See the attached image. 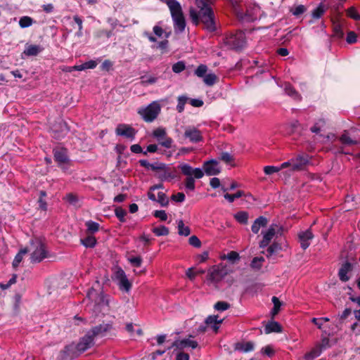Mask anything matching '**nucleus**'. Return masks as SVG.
Wrapping results in <instances>:
<instances>
[{
    "label": "nucleus",
    "instance_id": "obj_1",
    "mask_svg": "<svg viewBox=\"0 0 360 360\" xmlns=\"http://www.w3.org/2000/svg\"><path fill=\"white\" fill-rule=\"evenodd\" d=\"M213 2L195 0L196 8L191 7L189 15L193 24L202 25V28L208 32H214L217 30V20L211 5Z\"/></svg>",
    "mask_w": 360,
    "mask_h": 360
},
{
    "label": "nucleus",
    "instance_id": "obj_2",
    "mask_svg": "<svg viewBox=\"0 0 360 360\" xmlns=\"http://www.w3.org/2000/svg\"><path fill=\"white\" fill-rule=\"evenodd\" d=\"M86 297L91 301L94 313L104 314L109 311L110 296L105 295L102 291L98 292L94 288H91L87 292Z\"/></svg>",
    "mask_w": 360,
    "mask_h": 360
},
{
    "label": "nucleus",
    "instance_id": "obj_3",
    "mask_svg": "<svg viewBox=\"0 0 360 360\" xmlns=\"http://www.w3.org/2000/svg\"><path fill=\"white\" fill-rule=\"evenodd\" d=\"M164 2L170 10L175 32H183L186 27V20L181 4L176 0H164Z\"/></svg>",
    "mask_w": 360,
    "mask_h": 360
},
{
    "label": "nucleus",
    "instance_id": "obj_4",
    "mask_svg": "<svg viewBox=\"0 0 360 360\" xmlns=\"http://www.w3.org/2000/svg\"><path fill=\"white\" fill-rule=\"evenodd\" d=\"M182 174L187 177L185 179V187L187 190L193 191L195 188V178L201 179L204 176V172L200 168H193L190 165L182 163L179 165Z\"/></svg>",
    "mask_w": 360,
    "mask_h": 360
},
{
    "label": "nucleus",
    "instance_id": "obj_5",
    "mask_svg": "<svg viewBox=\"0 0 360 360\" xmlns=\"http://www.w3.org/2000/svg\"><path fill=\"white\" fill-rule=\"evenodd\" d=\"M28 250L32 252L30 260L32 263L41 262L48 257L45 245L38 240H31L30 248Z\"/></svg>",
    "mask_w": 360,
    "mask_h": 360
},
{
    "label": "nucleus",
    "instance_id": "obj_6",
    "mask_svg": "<svg viewBox=\"0 0 360 360\" xmlns=\"http://www.w3.org/2000/svg\"><path fill=\"white\" fill-rule=\"evenodd\" d=\"M161 108L157 101H153L146 108H140L138 113L146 122H151L156 119L160 112Z\"/></svg>",
    "mask_w": 360,
    "mask_h": 360
},
{
    "label": "nucleus",
    "instance_id": "obj_7",
    "mask_svg": "<svg viewBox=\"0 0 360 360\" xmlns=\"http://www.w3.org/2000/svg\"><path fill=\"white\" fill-rule=\"evenodd\" d=\"M114 330L112 322L100 323L93 326L89 330L94 338H102L107 336Z\"/></svg>",
    "mask_w": 360,
    "mask_h": 360
},
{
    "label": "nucleus",
    "instance_id": "obj_8",
    "mask_svg": "<svg viewBox=\"0 0 360 360\" xmlns=\"http://www.w3.org/2000/svg\"><path fill=\"white\" fill-rule=\"evenodd\" d=\"M225 44L231 49H242L245 44V34L240 32L225 38Z\"/></svg>",
    "mask_w": 360,
    "mask_h": 360
},
{
    "label": "nucleus",
    "instance_id": "obj_9",
    "mask_svg": "<svg viewBox=\"0 0 360 360\" xmlns=\"http://www.w3.org/2000/svg\"><path fill=\"white\" fill-rule=\"evenodd\" d=\"M81 353H79L75 344L72 343L64 347L57 356V360H73Z\"/></svg>",
    "mask_w": 360,
    "mask_h": 360
},
{
    "label": "nucleus",
    "instance_id": "obj_10",
    "mask_svg": "<svg viewBox=\"0 0 360 360\" xmlns=\"http://www.w3.org/2000/svg\"><path fill=\"white\" fill-rule=\"evenodd\" d=\"M227 274L226 269L219 266H213L208 270L207 279L212 283H217Z\"/></svg>",
    "mask_w": 360,
    "mask_h": 360
},
{
    "label": "nucleus",
    "instance_id": "obj_11",
    "mask_svg": "<svg viewBox=\"0 0 360 360\" xmlns=\"http://www.w3.org/2000/svg\"><path fill=\"white\" fill-rule=\"evenodd\" d=\"M115 279L117 281V284L121 290L129 292L131 288V283L128 280L125 272L121 268L117 269L115 273Z\"/></svg>",
    "mask_w": 360,
    "mask_h": 360
},
{
    "label": "nucleus",
    "instance_id": "obj_12",
    "mask_svg": "<svg viewBox=\"0 0 360 360\" xmlns=\"http://www.w3.org/2000/svg\"><path fill=\"white\" fill-rule=\"evenodd\" d=\"M94 337L88 330L86 334L82 337L77 344L75 346L77 348L79 353H83L88 349L91 348L94 345Z\"/></svg>",
    "mask_w": 360,
    "mask_h": 360
},
{
    "label": "nucleus",
    "instance_id": "obj_13",
    "mask_svg": "<svg viewBox=\"0 0 360 360\" xmlns=\"http://www.w3.org/2000/svg\"><path fill=\"white\" fill-rule=\"evenodd\" d=\"M202 171L207 176H215L221 172L219 162L214 159L205 161L202 165Z\"/></svg>",
    "mask_w": 360,
    "mask_h": 360
},
{
    "label": "nucleus",
    "instance_id": "obj_14",
    "mask_svg": "<svg viewBox=\"0 0 360 360\" xmlns=\"http://www.w3.org/2000/svg\"><path fill=\"white\" fill-rule=\"evenodd\" d=\"M163 168L157 169L154 171L156 172L155 176L159 179L161 181H170L176 177L174 172L170 171L169 167H167L165 163H162Z\"/></svg>",
    "mask_w": 360,
    "mask_h": 360
},
{
    "label": "nucleus",
    "instance_id": "obj_15",
    "mask_svg": "<svg viewBox=\"0 0 360 360\" xmlns=\"http://www.w3.org/2000/svg\"><path fill=\"white\" fill-rule=\"evenodd\" d=\"M115 133L117 136H124L133 140L136 135V130L129 125L125 124H120L117 125Z\"/></svg>",
    "mask_w": 360,
    "mask_h": 360
},
{
    "label": "nucleus",
    "instance_id": "obj_16",
    "mask_svg": "<svg viewBox=\"0 0 360 360\" xmlns=\"http://www.w3.org/2000/svg\"><path fill=\"white\" fill-rule=\"evenodd\" d=\"M309 158L307 154L298 155L297 157L292 158V171H299L304 169V167L309 164Z\"/></svg>",
    "mask_w": 360,
    "mask_h": 360
},
{
    "label": "nucleus",
    "instance_id": "obj_17",
    "mask_svg": "<svg viewBox=\"0 0 360 360\" xmlns=\"http://www.w3.org/2000/svg\"><path fill=\"white\" fill-rule=\"evenodd\" d=\"M69 131L67 124L64 122H60L58 125L53 126L51 128L52 136L56 139L63 138Z\"/></svg>",
    "mask_w": 360,
    "mask_h": 360
},
{
    "label": "nucleus",
    "instance_id": "obj_18",
    "mask_svg": "<svg viewBox=\"0 0 360 360\" xmlns=\"http://www.w3.org/2000/svg\"><path fill=\"white\" fill-rule=\"evenodd\" d=\"M184 136L193 143H198L202 140L200 130L195 127H188L185 130Z\"/></svg>",
    "mask_w": 360,
    "mask_h": 360
},
{
    "label": "nucleus",
    "instance_id": "obj_19",
    "mask_svg": "<svg viewBox=\"0 0 360 360\" xmlns=\"http://www.w3.org/2000/svg\"><path fill=\"white\" fill-rule=\"evenodd\" d=\"M353 265L349 262H344L338 271V276L341 281L347 282L349 280L350 277L348 274L352 271Z\"/></svg>",
    "mask_w": 360,
    "mask_h": 360
},
{
    "label": "nucleus",
    "instance_id": "obj_20",
    "mask_svg": "<svg viewBox=\"0 0 360 360\" xmlns=\"http://www.w3.org/2000/svg\"><path fill=\"white\" fill-rule=\"evenodd\" d=\"M54 160L59 165L68 163L69 158L65 148H56L53 150Z\"/></svg>",
    "mask_w": 360,
    "mask_h": 360
},
{
    "label": "nucleus",
    "instance_id": "obj_21",
    "mask_svg": "<svg viewBox=\"0 0 360 360\" xmlns=\"http://www.w3.org/2000/svg\"><path fill=\"white\" fill-rule=\"evenodd\" d=\"M301 248L306 250L310 245V240L314 238V235L310 229L302 231L298 234Z\"/></svg>",
    "mask_w": 360,
    "mask_h": 360
},
{
    "label": "nucleus",
    "instance_id": "obj_22",
    "mask_svg": "<svg viewBox=\"0 0 360 360\" xmlns=\"http://www.w3.org/2000/svg\"><path fill=\"white\" fill-rule=\"evenodd\" d=\"M262 233L263 238L259 243V247L262 248H264L269 245L270 241L276 234L275 225H271L268 230L265 232H262Z\"/></svg>",
    "mask_w": 360,
    "mask_h": 360
},
{
    "label": "nucleus",
    "instance_id": "obj_23",
    "mask_svg": "<svg viewBox=\"0 0 360 360\" xmlns=\"http://www.w3.org/2000/svg\"><path fill=\"white\" fill-rule=\"evenodd\" d=\"M176 347L178 349H184L188 347H191L192 349H195L198 347V342L194 340H191L189 339H184L181 340H176L174 341L172 346L168 347V349H170L171 347Z\"/></svg>",
    "mask_w": 360,
    "mask_h": 360
},
{
    "label": "nucleus",
    "instance_id": "obj_24",
    "mask_svg": "<svg viewBox=\"0 0 360 360\" xmlns=\"http://www.w3.org/2000/svg\"><path fill=\"white\" fill-rule=\"evenodd\" d=\"M44 50V48L40 45L36 44H27L22 54L26 56H36Z\"/></svg>",
    "mask_w": 360,
    "mask_h": 360
},
{
    "label": "nucleus",
    "instance_id": "obj_25",
    "mask_svg": "<svg viewBox=\"0 0 360 360\" xmlns=\"http://www.w3.org/2000/svg\"><path fill=\"white\" fill-rule=\"evenodd\" d=\"M284 91L285 93L291 97L295 101H300L302 100V96L300 93L292 86V85L290 83H285L284 84Z\"/></svg>",
    "mask_w": 360,
    "mask_h": 360
},
{
    "label": "nucleus",
    "instance_id": "obj_26",
    "mask_svg": "<svg viewBox=\"0 0 360 360\" xmlns=\"http://www.w3.org/2000/svg\"><path fill=\"white\" fill-rule=\"evenodd\" d=\"M267 224L268 219L266 217L260 216L254 221L251 227V230L254 233H258L259 229L262 227L266 226Z\"/></svg>",
    "mask_w": 360,
    "mask_h": 360
},
{
    "label": "nucleus",
    "instance_id": "obj_27",
    "mask_svg": "<svg viewBox=\"0 0 360 360\" xmlns=\"http://www.w3.org/2000/svg\"><path fill=\"white\" fill-rule=\"evenodd\" d=\"M223 319L218 320V316L213 315L207 316L205 321V323L217 332L219 328V324L221 323Z\"/></svg>",
    "mask_w": 360,
    "mask_h": 360
},
{
    "label": "nucleus",
    "instance_id": "obj_28",
    "mask_svg": "<svg viewBox=\"0 0 360 360\" xmlns=\"http://www.w3.org/2000/svg\"><path fill=\"white\" fill-rule=\"evenodd\" d=\"M282 331V327L278 322L271 321H269L264 328V332L266 334L271 333H281Z\"/></svg>",
    "mask_w": 360,
    "mask_h": 360
},
{
    "label": "nucleus",
    "instance_id": "obj_29",
    "mask_svg": "<svg viewBox=\"0 0 360 360\" xmlns=\"http://www.w3.org/2000/svg\"><path fill=\"white\" fill-rule=\"evenodd\" d=\"M139 164L141 166L148 169H151L153 171H154L155 169H161V168H163V165H162V162H154V163H150L148 160H140L139 161Z\"/></svg>",
    "mask_w": 360,
    "mask_h": 360
},
{
    "label": "nucleus",
    "instance_id": "obj_30",
    "mask_svg": "<svg viewBox=\"0 0 360 360\" xmlns=\"http://www.w3.org/2000/svg\"><path fill=\"white\" fill-rule=\"evenodd\" d=\"M322 353V348L319 346H316L310 352H307L304 355L306 360H313L314 359L319 356Z\"/></svg>",
    "mask_w": 360,
    "mask_h": 360
},
{
    "label": "nucleus",
    "instance_id": "obj_31",
    "mask_svg": "<svg viewBox=\"0 0 360 360\" xmlns=\"http://www.w3.org/2000/svg\"><path fill=\"white\" fill-rule=\"evenodd\" d=\"M340 141L342 144L347 146H352L357 144V141L351 139L346 131L340 137Z\"/></svg>",
    "mask_w": 360,
    "mask_h": 360
},
{
    "label": "nucleus",
    "instance_id": "obj_32",
    "mask_svg": "<svg viewBox=\"0 0 360 360\" xmlns=\"http://www.w3.org/2000/svg\"><path fill=\"white\" fill-rule=\"evenodd\" d=\"M271 301L274 304V307L272 308L271 311V316L274 317L275 316L276 314H278L280 309H281V307L282 305V303L279 300V299L276 297V296H274L271 299Z\"/></svg>",
    "mask_w": 360,
    "mask_h": 360
},
{
    "label": "nucleus",
    "instance_id": "obj_33",
    "mask_svg": "<svg viewBox=\"0 0 360 360\" xmlns=\"http://www.w3.org/2000/svg\"><path fill=\"white\" fill-rule=\"evenodd\" d=\"M28 252H29V250L27 248H23L19 251V252L15 255V257L13 261V263H12L13 266L14 268H16L18 266V265L22 260L23 255L27 254Z\"/></svg>",
    "mask_w": 360,
    "mask_h": 360
},
{
    "label": "nucleus",
    "instance_id": "obj_34",
    "mask_svg": "<svg viewBox=\"0 0 360 360\" xmlns=\"http://www.w3.org/2000/svg\"><path fill=\"white\" fill-rule=\"evenodd\" d=\"M326 10L325 5L323 3L319 4V5L313 10L311 13V15L314 18L319 19L321 18Z\"/></svg>",
    "mask_w": 360,
    "mask_h": 360
},
{
    "label": "nucleus",
    "instance_id": "obj_35",
    "mask_svg": "<svg viewBox=\"0 0 360 360\" xmlns=\"http://www.w3.org/2000/svg\"><path fill=\"white\" fill-rule=\"evenodd\" d=\"M236 349L238 350L243 351L244 352H248L253 350L254 349V343L252 342H247L245 343H238L236 345Z\"/></svg>",
    "mask_w": 360,
    "mask_h": 360
},
{
    "label": "nucleus",
    "instance_id": "obj_36",
    "mask_svg": "<svg viewBox=\"0 0 360 360\" xmlns=\"http://www.w3.org/2000/svg\"><path fill=\"white\" fill-rule=\"evenodd\" d=\"M81 243L86 248H94L96 244V239L93 236H88L81 239Z\"/></svg>",
    "mask_w": 360,
    "mask_h": 360
},
{
    "label": "nucleus",
    "instance_id": "obj_37",
    "mask_svg": "<svg viewBox=\"0 0 360 360\" xmlns=\"http://www.w3.org/2000/svg\"><path fill=\"white\" fill-rule=\"evenodd\" d=\"M191 230L188 226H186L182 220L178 221V233L180 236H188L190 235Z\"/></svg>",
    "mask_w": 360,
    "mask_h": 360
},
{
    "label": "nucleus",
    "instance_id": "obj_38",
    "mask_svg": "<svg viewBox=\"0 0 360 360\" xmlns=\"http://www.w3.org/2000/svg\"><path fill=\"white\" fill-rule=\"evenodd\" d=\"M245 195V193L243 191H238L234 194H229L228 193L224 195V197L226 200H228L229 202L231 203L234 202V200L237 198H241Z\"/></svg>",
    "mask_w": 360,
    "mask_h": 360
},
{
    "label": "nucleus",
    "instance_id": "obj_39",
    "mask_svg": "<svg viewBox=\"0 0 360 360\" xmlns=\"http://www.w3.org/2000/svg\"><path fill=\"white\" fill-rule=\"evenodd\" d=\"M85 225L87 228V231L90 233H94L98 231L100 228V225L98 223L91 220L87 221L85 223Z\"/></svg>",
    "mask_w": 360,
    "mask_h": 360
},
{
    "label": "nucleus",
    "instance_id": "obj_40",
    "mask_svg": "<svg viewBox=\"0 0 360 360\" xmlns=\"http://www.w3.org/2000/svg\"><path fill=\"white\" fill-rule=\"evenodd\" d=\"M152 231L157 236H167L169 233V229L163 225L153 228Z\"/></svg>",
    "mask_w": 360,
    "mask_h": 360
},
{
    "label": "nucleus",
    "instance_id": "obj_41",
    "mask_svg": "<svg viewBox=\"0 0 360 360\" xmlns=\"http://www.w3.org/2000/svg\"><path fill=\"white\" fill-rule=\"evenodd\" d=\"M235 219L240 224H246L248 220V214L246 212L240 211L235 214Z\"/></svg>",
    "mask_w": 360,
    "mask_h": 360
},
{
    "label": "nucleus",
    "instance_id": "obj_42",
    "mask_svg": "<svg viewBox=\"0 0 360 360\" xmlns=\"http://www.w3.org/2000/svg\"><path fill=\"white\" fill-rule=\"evenodd\" d=\"M264 262V258L263 257H255L252 259L250 266L254 269L259 270L261 269Z\"/></svg>",
    "mask_w": 360,
    "mask_h": 360
},
{
    "label": "nucleus",
    "instance_id": "obj_43",
    "mask_svg": "<svg viewBox=\"0 0 360 360\" xmlns=\"http://www.w3.org/2000/svg\"><path fill=\"white\" fill-rule=\"evenodd\" d=\"M217 79V77L216 75L214 73H209L207 75H205V76L203 77V82L207 86L214 85L216 83Z\"/></svg>",
    "mask_w": 360,
    "mask_h": 360
},
{
    "label": "nucleus",
    "instance_id": "obj_44",
    "mask_svg": "<svg viewBox=\"0 0 360 360\" xmlns=\"http://www.w3.org/2000/svg\"><path fill=\"white\" fill-rule=\"evenodd\" d=\"M156 202L160 203L162 207H167L169 205V199L166 194L163 192H159L158 193V198Z\"/></svg>",
    "mask_w": 360,
    "mask_h": 360
},
{
    "label": "nucleus",
    "instance_id": "obj_45",
    "mask_svg": "<svg viewBox=\"0 0 360 360\" xmlns=\"http://www.w3.org/2000/svg\"><path fill=\"white\" fill-rule=\"evenodd\" d=\"M33 19L29 16H23L20 18L19 25L22 28H26L33 24Z\"/></svg>",
    "mask_w": 360,
    "mask_h": 360
},
{
    "label": "nucleus",
    "instance_id": "obj_46",
    "mask_svg": "<svg viewBox=\"0 0 360 360\" xmlns=\"http://www.w3.org/2000/svg\"><path fill=\"white\" fill-rule=\"evenodd\" d=\"M115 214L120 220V222L124 223L126 221L125 216L127 211L120 207H116L115 210Z\"/></svg>",
    "mask_w": 360,
    "mask_h": 360
},
{
    "label": "nucleus",
    "instance_id": "obj_47",
    "mask_svg": "<svg viewBox=\"0 0 360 360\" xmlns=\"http://www.w3.org/2000/svg\"><path fill=\"white\" fill-rule=\"evenodd\" d=\"M188 97L186 96H180L178 97V103L176 105V110L179 112H182L184 110L185 104L188 101Z\"/></svg>",
    "mask_w": 360,
    "mask_h": 360
},
{
    "label": "nucleus",
    "instance_id": "obj_48",
    "mask_svg": "<svg viewBox=\"0 0 360 360\" xmlns=\"http://www.w3.org/2000/svg\"><path fill=\"white\" fill-rule=\"evenodd\" d=\"M153 135L158 141H160L166 136V131L163 128H158L153 131Z\"/></svg>",
    "mask_w": 360,
    "mask_h": 360
},
{
    "label": "nucleus",
    "instance_id": "obj_49",
    "mask_svg": "<svg viewBox=\"0 0 360 360\" xmlns=\"http://www.w3.org/2000/svg\"><path fill=\"white\" fill-rule=\"evenodd\" d=\"M97 63L95 60H91L82 65H79V70L82 71L86 69H94Z\"/></svg>",
    "mask_w": 360,
    "mask_h": 360
},
{
    "label": "nucleus",
    "instance_id": "obj_50",
    "mask_svg": "<svg viewBox=\"0 0 360 360\" xmlns=\"http://www.w3.org/2000/svg\"><path fill=\"white\" fill-rule=\"evenodd\" d=\"M207 71V67L205 65H200L195 70V75L198 77H204Z\"/></svg>",
    "mask_w": 360,
    "mask_h": 360
},
{
    "label": "nucleus",
    "instance_id": "obj_51",
    "mask_svg": "<svg viewBox=\"0 0 360 360\" xmlns=\"http://www.w3.org/2000/svg\"><path fill=\"white\" fill-rule=\"evenodd\" d=\"M347 14L349 18L355 20H360V15L354 7L349 8L347 11Z\"/></svg>",
    "mask_w": 360,
    "mask_h": 360
},
{
    "label": "nucleus",
    "instance_id": "obj_52",
    "mask_svg": "<svg viewBox=\"0 0 360 360\" xmlns=\"http://www.w3.org/2000/svg\"><path fill=\"white\" fill-rule=\"evenodd\" d=\"M307 11L306 7L304 5H299L295 8L290 9V12L295 16H299L303 14Z\"/></svg>",
    "mask_w": 360,
    "mask_h": 360
},
{
    "label": "nucleus",
    "instance_id": "obj_53",
    "mask_svg": "<svg viewBox=\"0 0 360 360\" xmlns=\"http://www.w3.org/2000/svg\"><path fill=\"white\" fill-rule=\"evenodd\" d=\"M229 307H230V304L228 302H224V301L217 302L214 304V309L216 310L220 311H225V310L228 309Z\"/></svg>",
    "mask_w": 360,
    "mask_h": 360
},
{
    "label": "nucleus",
    "instance_id": "obj_54",
    "mask_svg": "<svg viewBox=\"0 0 360 360\" xmlns=\"http://www.w3.org/2000/svg\"><path fill=\"white\" fill-rule=\"evenodd\" d=\"M186 68L185 63L183 61H179L172 65V70L175 73H180Z\"/></svg>",
    "mask_w": 360,
    "mask_h": 360
},
{
    "label": "nucleus",
    "instance_id": "obj_55",
    "mask_svg": "<svg viewBox=\"0 0 360 360\" xmlns=\"http://www.w3.org/2000/svg\"><path fill=\"white\" fill-rule=\"evenodd\" d=\"M224 258L227 259L232 263H235L236 261L239 260L240 257L239 254L237 252L231 251L226 255L224 256Z\"/></svg>",
    "mask_w": 360,
    "mask_h": 360
},
{
    "label": "nucleus",
    "instance_id": "obj_56",
    "mask_svg": "<svg viewBox=\"0 0 360 360\" xmlns=\"http://www.w3.org/2000/svg\"><path fill=\"white\" fill-rule=\"evenodd\" d=\"M157 77H152V76H143L141 77V84L143 86H147L149 84H155L157 82Z\"/></svg>",
    "mask_w": 360,
    "mask_h": 360
},
{
    "label": "nucleus",
    "instance_id": "obj_57",
    "mask_svg": "<svg viewBox=\"0 0 360 360\" xmlns=\"http://www.w3.org/2000/svg\"><path fill=\"white\" fill-rule=\"evenodd\" d=\"M219 160L226 164H229L233 160V157L227 152H223L220 155Z\"/></svg>",
    "mask_w": 360,
    "mask_h": 360
},
{
    "label": "nucleus",
    "instance_id": "obj_58",
    "mask_svg": "<svg viewBox=\"0 0 360 360\" xmlns=\"http://www.w3.org/2000/svg\"><path fill=\"white\" fill-rule=\"evenodd\" d=\"M128 260L132 266L136 267H140L142 264V258L140 256L129 257Z\"/></svg>",
    "mask_w": 360,
    "mask_h": 360
},
{
    "label": "nucleus",
    "instance_id": "obj_59",
    "mask_svg": "<svg viewBox=\"0 0 360 360\" xmlns=\"http://www.w3.org/2000/svg\"><path fill=\"white\" fill-rule=\"evenodd\" d=\"M281 170V168L276 166H266L264 168V172L266 175H271L274 173L278 172Z\"/></svg>",
    "mask_w": 360,
    "mask_h": 360
},
{
    "label": "nucleus",
    "instance_id": "obj_60",
    "mask_svg": "<svg viewBox=\"0 0 360 360\" xmlns=\"http://www.w3.org/2000/svg\"><path fill=\"white\" fill-rule=\"evenodd\" d=\"M153 216L159 218L161 221H166L167 219V214L165 210H155L153 212Z\"/></svg>",
    "mask_w": 360,
    "mask_h": 360
},
{
    "label": "nucleus",
    "instance_id": "obj_61",
    "mask_svg": "<svg viewBox=\"0 0 360 360\" xmlns=\"http://www.w3.org/2000/svg\"><path fill=\"white\" fill-rule=\"evenodd\" d=\"M189 244L195 248H200L201 246V242L199 238L195 236H192L188 240Z\"/></svg>",
    "mask_w": 360,
    "mask_h": 360
},
{
    "label": "nucleus",
    "instance_id": "obj_62",
    "mask_svg": "<svg viewBox=\"0 0 360 360\" xmlns=\"http://www.w3.org/2000/svg\"><path fill=\"white\" fill-rule=\"evenodd\" d=\"M171 199L174 201L182 202L185 200V195L184 193H177L171 196Z\"/></svg>",
    "mask_w": 360,
    "mask_h": 360
},
{
    "label": "nucleus",
    "instance_id": "obj_63",
    "mask_svg": "<svg viewBox=\"0 0 360 360\" xmlns=\"http://www.w3.org/2000/svg\"><path fill=\"white\" fill-rule=\"evenodd\" d=\"M172 142L173 141L171 138L165 137L163 139L159 141V143L167 148H170L172 147Z\"/></svg>",
    "mask_w": 360,
    "mask_h": 360
},
{
    "label": "nucleus",
    "instance_id": "obj_64",
    "mask_svg": "<svg viewBox=\"0 0 360 360\" xmlns=\"http://www.w3.org/2000/svg\"><path fill=\"white\" fill-rule=\"evenodd\" d=\"M356 41V34H355V32H349L347 34V38H346V41L348 44H353V43H355Z\"/></svg>",
    "mask_w": 360,
    "mask_h": 360
}]
</instances>
